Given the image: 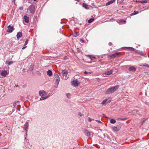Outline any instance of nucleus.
<instances>
[{"instance_id": "f257e3e1", "label": "nucleus", "mask_w": 149, "mask_h": 149, "mask_svg": "<svg viewBox=\"0 0 149 149\" xmlns=\"http://www.w3.org/2000/svg\"><path fill=\"white\" fill-rule=\"evenodd\" d=\"M118 88L119 86L117 85L109 88L107 89V91L106 92V93L108 94L112 93L116 91L118 89Z\"/></svg>"}, {"instance_id": "f03ea898", "label": "nucleus", "mask_w": 149, "mask_h": 149, "mask_svg": "<svg viewBox=\"0 0 149 149\" xmlns=\"http://www.w3.org/2000/svg\"><path fill=\"white\" fill-rule=\"evenodd\" d=\"M54 76L55 78L56 79L55 84H56V86H55V87L57 88L58 87V86L60 81V79L58 74H57L55 73Z\"/></svg>"}, {"instance_id": "7ed1b4c3", "label": "nucleus", "mask_w": 149, "mask_h": 149, "mask_svg": "<svg viewBox=\"0 0 149 149\" xmlns=\"http://www.w3.org/2000/svg\"><path fill=\"white\" fill-rule=\"evenodd\" d=\"M120 54L119 52H116L115 53L110 54L107 57L109 59L113 58L118 57Z\"/></svg>"}, {"instance_id": "20e7f679", "label": "nucleus", "mask_w": 149, "mask_h": 149, "mask_svg": "<svg viewBox=\"0 0 149 149\" xmlns=\"http://www.w3.org/2000/svg\"><path fill=\"white\" fill-rule=\"evenodd\" d=\"M27 11L29 10L31 13L33 14L35 11V6L33 5H31L28 8Z\"/></svg>"}, {"instance_id": "39448f33", "label": "nucleus", "mask_w": 149, "mask_h": 149, "mask_svg": "<svg viewBox=\"0 0 149 149\" xmlns=\"http://www.w3.org/2000/svg\"><path fill=\"white\" fill-rule=\"evenodd\" d=\"M71 84L74 86H77L79 84L78 81L77 79L73 80L71 82Z\"/></svg>"}, {"instance_id": "423d86ee", "label": "nucleus", "mask_w": 149, "mask_h": 149, "mask_svg": "<svg viewBox=\"0 0 149 149\" xmlns=\"http://www.w3.org/2000/svg\"><path fill=\"white\" fill-rule=\"evenodd\" d=\"M14 28L12 26H11L10 25H9L8 26L7 32L11 33L13 32L14 30Z\"/></svg>"}, {"instance_id": "0eeeda50", "label": "nucleus", "mask_w": 149, "mask_h": 149, "mask_svg": "<svg viewBox=\"0 0 149 149\" xmlns=\"http://www.w3.org/2000/svg\"><path fill=\"white\" fill-rule=\"evenodd\" d=\"M29 123L28 122H26L25 123L24 125V130L26 131V132H27V129L28 128V126H29Z\"/></svg>"}, {"instance_id": "6e6552de", "label": "nucleus", "mask_w": 149, "mask_h": 149, "mask_svg": "<svg viewBox=\"0 0 149 149\" xmlns=\"http://www.w3.org/2000/svg\"><path fill=\"white\" fill-rule=\"evenodd\" d=\"M39 94L41 96H44L46 95V92L44 91H39Z\"/></svg>"}, {"instance_id": "1a4fd4ad", "label": "nucleus", "mask_w": 149, "mask_h": 149, "mask_svg": "<svg viewBox=\"0 0 149 149\" xmlns=\"http://www.w3.org/2000/svg\"><path fill=\"white\" fill-rule=\"evenodd\" d=\"M124 50L129 49L132 51H133L134 50V49L132 47H124L122 48Z\"/></svg>"}, {"instance_id": "9d476101", "label": "nucleus", "mask_w": 149, "mask_h": 149, "mask_svg": "<svg viewBox=\"0 0 149 149\" xmlns=\"http://www.w3.org/2000/svg\"><path fill=\"white\" fill-rule=\"evenodd\" d=\"M84 131L85 134L87 136H89L90 135V132L88 131L86 129H84Z\"/></svg>"}, {"instance_id": "9b49d317", "label": "nucleus", "mask_w": 149, "mask_h": 149, "mask_svg": "<svg viewBox=\"0 0 149 149\" xmlns=\"http://www.w3.org/2000/svg\"><path fill=\"white\" fill-rule=\"evenodd\" d=\"M61 73L63 76L66 77L68 74V72L67 71L64 70L62 71Z\"/></svg>"}, {"instance_id": "f8f14e48", "label": "nucleus", "mask_w": 149, "mask_h": 149, "mask_svg": "<svg viewBox=\"0 0 149 149\" xmlns=\"http://www.w3.org/2000/svg\"><path fill=\"white\" fill-rule=\"evenodd\" d=\"M13 106L15 107H16L17 106H19V108H20L19 102L17 101L16 102H15L13 104Z\"/></svg>"}, {"instance_id": "ddd939ff", "label": "nucleus", "mask_w": 149, "mask_h": 149, "mask_svg": "<svg viewBox=\"0 0 149 149\" xmlns=\"http://www.w3.org/2000/svg\"><path fill=\"white\" fill-rule=\"evenodd\" d=\"M24 20L25 22L28 23L29 21V17L25 15L24 17Z\"/></svg>"}, {"instance_id": "4468645a", "label": "nucleus", "mask_w": 149, "mask_h": 149, "mask_svg": "<svg viewBox=\"0 0 149 149\" xmlns=\"http://www.w3.org/2000/svg\"><path fill=\"white\" fill-rule=\"evenodd\" d=\"M7 74V72L6 71L4 70L1 73V75L3 77H6Z\"/></svg>"}, {"instance_id": "2eb2a0df", "label": "nucleus", "mask_w": 149, "mask_h": 149, "mask_svg": "<svg viewBox=\"0 0 149 149\" xmlns=\"http://www.w3.org/2000/svg\"><path fill=\"white\" fill-rule=\"evenodd\" d=\"M136 68L133 66H131L129 68V70L130 71H136Z\"/></svg>"}, {"instance_id": "dca6fc26", "label": "nucleus", "mask_w": 149, "mask_h": 149, "mask_svg": "<svg viewBox=\"0 0 149 149\" xmlns=\"http://www.w3.org/2000/svg\"><path fill=\"white\" fill-rule=\"evenodd\" d=\"M115 1V0H111L109 1L107 3L106 5V6H107L109 5L110 4H111L112 3H113Z\"/></svg>"}, {"instance_id": "f3484780", "label": "nucleus", "mask_w": 149, "mask_h": 149, "mask_svg": "<svg viewBox=\"0 0 149 149\" xmlns=\"http://www.w3.org/2000/svg\"><path fill=\"white\" fill-rule=\"evenodd\" d=\"M87 56L91 60H94L96 59V58L93 56L91 55H88Z\"/></svg>"}, {"instance_id": "a211bd4d", "label": "nucleus", "mask_w": 149, "mask_h": 149, "mask_svg": "<svg viewBox=\"0 0 149 149\" xmlns=\"http://www.w3.org/2000/svg\"><path fill=\"white\" fill-rule=\"evenodd\" d=\"M112 129L114 131L116 132L118 131L120 129L119 127L116 126L113 127Z\"/></svg>"}, {"instance_id": "6ab92c4d", "label": "nucleus", "mask_w": 149, "mask_h": 149, "mask_svg": "<svg viewBox=\"0 0 149 149\" xmlns=\"http://www.w3.org/2000/svg\"><path fill=\"white\" fill-rule=\"evenodd\" d=\"M22 33L21 32H19L17 33V38H19L22 37Z\"/></svg>"}, {"instance_id": "aec40b11", "label": "nucleus", "mask_w": 149, "mask_h": 149, "mask_svg": "<svg viewBox=\"0 0 149 149\" xmlns=\"http://www.w3.org/2000/svg\"><path fill=\"white\" fill-rule=\"evenodd\" d=\"M113 71L112 70H110L109 71H108L105 73V74L106 75H109L112 73Z\"/></svg>"}, {"instance_id": "412c9836", "label": "nucleus", "mask_w": 149, "mask_h": 149, "mask_svg": "<svg viewBox=\"0 0 149 149\" xmlns=\"http://www.w3.org/2000/svg\"><path fill=\"white\" fill-rule=\"evenodd\" d=\"M107 100V99H106L104 100L101 103V104L104 105H105L107 104L106 102Z\"/></svg>"}, {"instance_id": "4be33fe9", "label": "nucleus", "mask_w": 149, "mask_h": 149, "mask_svg": "<svg viewBox=\"0 0 149 149\" xmlns=\"http://www.w3.org/2000/svg\"><path fill=\"white\" fill-rule=\"evenodd\" d=\"M88 6L86 4L84 3H83V6L86 9H88L89 8H88Z\"/></svg>"}, {"instance_id": "5701e85b", "label": "nucleus", "mask_w": 149, "mask_h": 149, "mask_svg": "<svg viewBox=\"0 0 149 149\" xmlns=\"http://www.w3.org/2000/svg\"><path fill=\"white\" fill-rule=\"evenodd\" d=\"M47 74L49 76H52V71L50 70H48L47 71Z\"/></svg>"}, {"instance_id": "b1692460", "label": "nucleus", "mask_w": 149, "mask_h": 149, "mask_svg": "<svg viewBox=\"0 0 149 149\" xmlns=\"http://www.w3.org/2000/svg\"><path fill=\"white\" fill-rule=\"evenodd\" d=\"M92 18L91 19H90L89 20H88V22L89 23H91L94 20V17H92Z\"/></svg>"}, {"instance_id": "393cba45", "label": "nucleus", "mask_w": 149, "mask_h": 149, "mask_svg": "<svg viewBox=\"0 0 149 149\" xmlns=\"http://www.w3.org/2000/svg\"><path fill=\"white\" fill-rule=\"evenodd\" d=\"M49 97V96H45V97H42V96L40 98V100H43L46 99L48 98Z\"/></svg>"}, {"instance_id": "a878e982", "label": "nucleus", "mask_w": 149, "mask_h": 149, "mask_svg": "<svg viewBox=\"0 0 149 149\" xmlns=\"http://www.w3.org/2000/svg\"><path fill=\"white\" fill-rule=\"evenodd\" d=\"M136 53L137 54H139L141 55L144 56V54L141 51H137L136 52Z\"/></svg>"}, {"instance_id": "bb28decb", "label": "nucleus", "mask_w": 149, "mask_h": 149, "mask_svg": "<svg viewBox=\"0 0 149 149\" xmlns=\"http://www.w3.org/2000/svg\"><path fill=\"white\" fill-rule=\"evenodd\" d=\"M110 122L111 123L114 124L116 123V121L114 119H111L110 120Z\"/></svg>"}, {"instance_id": "cd10ccee", "label": "nucleus", "mask_w": 149, "mask_h": 149, "mask_svg": "<svg viewBox=\"0 0 149 149\" xmlns=\"http://www.w3.org/2000/svg\"><path fill=\"white\" fill-rule=\"evenodd\" d=\"M138 13H139V12L138 11H134V12L131 14V15L132 16V15H134L136 14H138Z\"/></svg>"}, {"instance_id": "c85d7f7f", "label": "nucleus", "mask_w": 149, "mask_h": 149, "mask_svg": "<svg viewBox=\"0 0 149 149\" xmlns=\"http://www.w3.org/2000/svg\"><path fill=\"white\" fill-rule=\"evenodd\" d=\"M140 66H143L149 68V65H148L146 63H145L144 65H140Z\"/></svg>"}, {"instance_id": "c756f323", "label": "nucleus", "mask_w": 149, "mask_h": 149, "mask_svg": "<svg viewBox=\"0 0 149 149\" xmlns=\"http://www.w3.org/2000/svg\"><path fill=\"white\" fill-rule=\"evenodd\" d=\"M66 95L67 97L68 98H70L71 97V94L70 93H67L66 94Z\"/></svg>"}, {"instance_id": "7c9ffc66", "label": "nucleus", "mask_w": 149, "mask_h": 149, "mask_svg": "<svg viewBox=\"0 0 149 149\" xmlns=\"http://www.w3.org/2000/svg\"><path fill=\"white\" fill-rule=\"evenodd\" d=\"M30 66L31 67V68L29 70L30 71H32L33 69V65H30Z\"/></svg>"}, {"instance_id": "2f4dec72", "label": "nucleus", "mask_w": 149, "mask_h": 149, "mask_svg": "<svg viewBox=\"0 0 149 149\" xmlns=\"http://www.w3.org/2000/svg\"><path fill=\"white\" fill-rule=\"evenodd\" d=\"M28 41H29V40L28 39H27L26 40V41H25V44L24 45V46H26L28 44Z\"/></svg>"}, {"instance_id": "473e14b6", "label": "nucleus", "mask_w": 149, "mask_h": 149, "mask_svg": "<svg viewBox=\"0 0 149 149\" xmlns=\"http://www.w3.org/2000/svg\"><path fill=\"white\" fill-rule=\"evenodd\" d=\"M13 63V61H9L7 64L8 65H10L11 64H12Z\"/></svg>"}, {"instance_id": "72a5a7b5", "label": "nucleus", "mask_w": 149, "mask_h": 149, "mask_svg": "<svg viewBox=\"0 0 149 149\" xmlns=\"http://www.w3.org/2000/svg\"><path fill=\"white\" fill-rule=\"evenodd\" d=\"M147 2L146 0H143L141 1V3H146Z\"/></svg>"}, {"instance_id": "f704fd0d", "label": "nucleus", "mask_w": 149, "mask_h": 149, "mask_svg": "<svg viewBox=\"0 0 149 149\" xmlns=\"http://www.w3.org/2000/svg\"><path fill=\"white\" fill-rule=\"evenodd\" d=\"M121 22H124V24L125 23L126 21L123 19H121L120 20Z\"/></svg>"}, {"instance_id": "c9c22d12", "label": "nucleus", "mask_w": 149, "mask_h": 149, "mask_svg": "<svg viewBox=\"0 0 149 149\" xmlns=\"http://www.w3.org/2000/svg\"><path fill=\"white\" fill-rule=\"evenodd\" d=\"M88 121L90 122H91L92 121V120H94L93 119H92L91 118H90V117H88Z\"/></svg>"}, {"instance_id": "e433bc0d", "label": "nucleus", "mask_w": 149, "mask_h": 149, "mask_svg": "<svg viewBox=\"0 0 149 149\" xmlns=\"http://www.w3.org/2000/svg\"><path fill=\"white\" fill-rule=\"evenodd\" d=\"M19 9L20 10H22L23 9V7L22 6L21 7H19Z\"/></svg>"}, {"instance_id": "4c0bfd02", "label": "nucleus", "mask_w": 149, "mask_h": 149, "mask_svg": "<svg viewBox=\"0 0 149 149\" xmlns=\"http://www.w3.org/2000/svg\"><path fill=\"white\" fill-rule=\"evenodd\" d=\"M78 115L79 116H82V114L80 112H79L78 113Z\"/></svg>"}, {"instance_id": "58836bf2", "label": "nucleus", "mask_w": 149, "mask_h": 149, "mask_svg": "<svg viewBox=\"0 0 149 149\" xmlns=\"http://www.w3.org/2000/svg\"><path fill=\"white\" fill-rule=\"evenodd\" d=\"M137 111H136V110H134L133 111V113L134 114L135 113H137Z\"/></svg>"}, {"instance_id": "ea45409f", "label": "nucleus", "mask_w": 149, "mask_h": 149, "mask_svg": "<svg viewBox=\"0 0 149 149\" xmlns=\"http://www.w3.org/2000/svg\"><path fill=\"white\" fill-rule=\"evenodd\" d=\"M145 120V119H143V120L142 121V122H141V125H142L143 123L144 122Z\"/></svg>"}, {"instance_id": "a19ab883", "label": "nucleus", "mask_w": 149, "mask_h": 149, "mask_svg": "<svg viewBox=\"0 0 149 149\" xmlns=\"http://www.w3.org/2000/svg\"><path fill=\"white\" fill-rule=\"evenodd\" d=\"M15 0H12V2L14 3L15 4Z\"/></svg>"}, {"instance_id": "79ce46f5", "label": "nucleus", "mask_w": 149, "mask_h": 149, "mask_svg": "<svg viewBox=\"0 0 149 149\" xmlns=\"http://www.w3.org/2000/svg\"><path fill=\"white\" fill-rule=\"evenodd\" d=\"M96 121H97L99 123H101V122L100 121L97 120H96Z\"/></svg>"}, {"instance_id": "37998d69", "label": "nucleus", "mask_w": 149, "mask_h": 149, "mask_svg": "<svg viewBox=\"0 0 149 149\" xmlns=\"http://www.w3.org/2000/svg\"><path fill=\"white\" fill-rule=\"evenodd\" d=\"M109 46H111L112 45V43L111 42H109Z\"/></svg>"}, {"instance_id": "c03bdc74", "label": "nucleus", "mask_w": 149, "mask_h": 149, "mask_svg": "<svg viewBox=\"0 0 149 149\" xmlns=\"http://www.w3.org/2000/svg\"><path fill=\"white\" fill-rule=\"evenodd\" d=\"M26 46H25V47H23L22 48V49H25V48H26Z\"/></svg>"}, {"instance_id": "a18cd8bd", "label": "nucleus", "mask_w": 149, "mask_h": 149, "mask_svg": "<svg viewBox=\"0 0 149 149\" xmlns=\"http://www.w3.org/2000/svg\"><path fill=\"white\" fill-rule=\"evenodd\" d=\"M84 73L85 74H88V72H86V71H85L84 72Z\"/></svg>"}, {"instance_id": "49530a36", "label": "nucleus", "mask_w": 149, "mask_h": 149, "mask_svg": "<svg viewBox=\"0 0 149 149\" xmlns=\"http://www.w3.org/2000/svg\"><path fill=\"white\" fill-rule=\"evenodd\" d=\"M88 73H89V74H91L92 73V72H88Z\"/></svg>"}, {"instance_id": "de8ad7c7", "label": "nucleus", "mask_w": 149, "mask_h": 149, "mask_svg": "<svg viewBox=\"0 0 149 149\" xmlns=\"http://www.w3.org/2000/svg\"><path fill=\"white\" fill-rule=\"evenodd\" d=\"M77 35H78L77 34H76V36H75V37H76V36H77Z\"/></svg>"}, {"instance_id": "09e8293b", "label": "nucleus", "mask_w": 149, "mask_h": 149, "mask_svg": "<svg viewBox=\"0 0 149 149\" xmlns=\"http://www.w3.org/2000/svg\"><path fill=\"white\" fill-rule=\"evenodd\" d=\"M111 102V100H110L108 102Z\"/></svg>"}, {"instance_id": "8fccbe9b", "label": "nucleus", "mask_w": 149, "mask_h": 149, "mask_svg": "<svg viewBox=\"0 0 149 149\" xmlns=\"http://www.w3.org/2000/svg\"><path fill=\"white\" fill-rule=\"evenodd\" d=\"M76 1H79V0H76Z\"/></svg>"}, {"instance_id": "3c124183", "label": "nucleus", "mask_w": 149, "mask_h": 149, "mask_svg": "<svg viewBox=\"0 0 149 149\" xmlns=\"http://www.w3.org/2000/svg\"><path fill=\"white\" fill-rule=\"evenodd\" d=\"M18 111H20V109H17Z\"/></svg>"}, {"instance_id": "603ef678", "label": "nucleus", "mask_w": 149, "mask_h": 149, "mask_svg": "<svg viewBox=\"0 0 149 149\" xmlns=\"http://www.w3.org/2000/svg\"><path fill=\"white\" fill-rule=\"evenodd\" d=\"M37 0H34V1H36Z\"/></svg>"}, {"instance_id": "864d4df0", "label": "nucleus", "mask_w": 149, "mask_h": 149, "mask_svg": "<svg viewBox=\"0 0 149 149\" xmlns=\"http://www.w3.org/2000/svg\"><path fill=\"white\" fill-rule=\"evenodd\" d=\"M1 149H6V148H2Z\"/></svg>"}]
</instances>
